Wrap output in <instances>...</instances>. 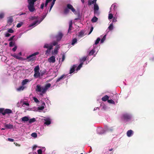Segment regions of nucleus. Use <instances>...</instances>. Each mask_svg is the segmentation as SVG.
Wrapping results in <instances>:
<instances>
[{
    "instance_id": "nucleus-1",
    "label": "nucleus",
    "mask_w": 154,
    "mask_h": 154,
    "mask_svg": "<svg viewBox=\"0 0 154 154\" xmlns=\"http://www.w3.org/2000/svg\"><path fill=\"white\" fill-rule=\"evenodd\" d=\"M51 86V85L50 83L46 84L45 87H42L40 85H37L36 86L35 91L37 92H41L40 95L43 96V94L45 93L48 89Z\"/></svg>"
},
{
    "instance_id": "nucleus-2",
    "label": "nucleus",
    "mask_w": 154,
    "mask_h": 154,
    "mask_svg": "<svg viewBox=\"0 0 154 154\" xmlns=\"http://www.w3.org/2000/svg\"><path fill=\"white\" fill-rule=\"evenodd\" d=\"M117 6L116 4H114L112 5L109 12L108 16V19H112L113 17V15L116 14Z\"/></svg>"
},
{
    "instance_id": "nucleus-3",
    "label": "nucleus",
    "mask_w": 154,
    "mask_h": 154,
    "mask_svg": "<svg viewBox=\"0 0 154 154\" xmlns=\"http://www.w3.org/2000/svg\"><path fill=\"white\" fill-rule=\"evenodd\" d=\"M39 54L38 52H36L32 54H31L26 57V59L24 60H26L28 62H34L36 60L35 56Z\"/></svg>"
},
{
    "instance_id": "nucleus-4",
    "label": "nucleus",
    "mask_w": 154,
    "mask_h": 154,
    "mask_svg": "<svg viewBox=\"0 0 154 154\" xmlns=\"http://www.w3.org/2000/svg\"><path fill=\"white\" fill-rule=\"evenodd\" d=\"M37 0H28V7L30 12H32L34 11L35 8L34 5L35 2Z\"/></svg>"
},
{
    "instance_id": "nucleus-5",
    "label": "nucleus",
    "mask_w": 154,
    "mask_h": 154,
    "mask_svg": "<svg viewBox=\"0 0 154 154\" xmlns=\"http://www.w3.org/2000/svg\"><path fill=\"white\" fill-rule=\"evenodd\" d=\"M40 68L38 65L36 66L34 69V77L35 78L40 77V72H39Z\"/></svg>"
},
{
    "instance_id": "nucleus-6",
    "label": "nucleus",
    "mask_w": 154,
    "mask_h": 154,
    "mask_svg": "<svg viewBox=\"0 0 154 154\" xmlns=\"http://www.w3.org/2000/svg\"><path fill=\"white\" fill-rule=\"evenodd\" d=\"M56 0H53L51 4V5L50 8V9L49 10V11L50 12L51 10L53 7V6L54 3L55 1ZM52 0H46L45 3V6L46 7L48 4L49 2H51Z\"/></svg>"
},
{
    "instance_id": "nucleus-7",
    "label": "nucleus",
    "mask_w": 154,
    "mask_h": 154,
    "mask_svg": "<svg viewBox=\"0 0 154 154\" xmlns=\"http://www.w3.org/2000/svg\"><path fill=\"white\" fill-rule=\"evenodd\" d=\"M67 8L69 10H70L75 14H77V12L73 6L70 4H68L67 5Z\"/></svg>"
},
{
    "instance_id": "nucleus-8",
    "label": "nucleus",
    "mask_w": 154,
    "mask_h": 154,
    "mask_svg": "<svg viewBox=\"0 0 154 154\" xmlns=\"http://www.w3.org/2000/svg\"><path fill=\"white\" fill-rule=\"evenodd\" d=\"M94 13L95 14L98 15L99 14L98 10L99 8L98 5L96 3H95L94 6Z\"/></svg>"
},
{
    "instance_id": "nucleus-9",
    "label": "nucleus",
    "mask_w": 154,
    "mask_h": 154,
    "mask_svg": "<svg viewBox=\"0 0 154 154\" xmlns=\"http://www.w3.org/2000/svg\"><path fill=\"white\" fill-rule=\"evenodd\" d=\"M38 20H36V21H34L33 23L29 25V26L30 27H35V26L39 24L42 20H40V21H38Z\"/></svg>"
},
{
    "instance_id": "nucleus-10",
    "label": "nucleus",
    "mask_w": 154,
    "mask_h": 154,
    "mask_svg": "<svg viewBox=\"0 0 154 154\" xmlns=\"http://www.w3.org/2000/svg\"><path fill=\"white\" fill-rule=\"evenodd\" d=\"M63 35L62 32H59L58 34L56 36V39L57 41H60L62 39Z\"/></svg>"
},
{
    "instance_id": "nucleus-11",
    "label": "nucleus",
    "mask_w": 154,
    "mask_h": 154,
    "mask_svg": "<svg viewBox=\"0 0 154 154\" xmlns=\"http://www.w3.org/2000/svg\"><path fill=\"white\" fill-rule=\"evenodd\" d=\"M48 61L49 63H53L55 62V57L54 56H52L48 59Z\"/></svg>"
},
{
    "instance_id": "nucleus-12",
    "label": "nucleus",
    "mask_w": 154,
    "mask_h": 154,
    "mask_svg": "<svg viewBox=\"0 0 154 154\" xmlns=\"http://www.w3.org/2000/svg\"><path fill=\"white\" fill-rule=\"evenodd\" d=\"M123 117L124 120H127L130 119L131 117L129 115L125 114L123 115Z\"/></svg>"
},
{
    "instance_id": "nucleus-13",
    "label": "nucleus",
    "mask_w": 154,
    "mask_h": 154,
    "mask_svg": "<svg viewBox=\"0 0 154 154\" xmlns=\"http://www.w3.org/2000/svg\"><path fill=\"white\" fill-rule=\"evenodd\" d=\"M12 113V111L11 110L9 109H6L5 110L4 113H3V115H5L6 114H10Z\"/></svg>"
},
{
    "instance_id": "nucleus-14",
    "label": "nucleus",
    "mask_w": 154,
    "mask_h": 154,
    "mask_svg": "<svg viewBox=\"0 0 154 154\" xmlns=\"http://www.w3.org/2000/svg\"><path fill=\"white\" fill-rule=\"evenodd\" d=\"M77 66L76 65H73L70 69L69 73L72 74L73 72L75 70V68H76Z\"/></svg>"
},
{
    "instance_id": "nucleus-15",
    "label": "nucleus",
    "mask_w": 154,
    "mask_h": 154,
    "mask_svg": "<svg viewBox=\"0 0 154 154\" xmlns=\"http://www.w3.org/2000/svg\"><path fill=\"white\" fill-rule=\"evenodd\" d=\"M117 20H113L112 23L110 24L109 26L108 27V29L110 30H111L113 29V22H116Z\"/></svg>"
},
{
    "instance_id": "nucleus-16",
    "label": "nucleus",
    "mask_w": 154,
    "mask_h": 154,
    "mask_svg": "<svg viewBox=\"0 0 154 154\" xmlns=\"http://www.w3.org/2000/svg\"><path fill=\"white\" fill-rule=\"evenodd\" d=\"M97 0H90L88 2V5H91L92 4H94L96 3V2Z\"/></svg>"
},
{
    "instance_id": "nucleus-17",
    "label": "nucleus",
    "mask_w": 154,
    "mask_h": 154,
    "mask_svg": "<svg viewBox=\"0 0 154 154\" xmlns=\"http://www.w3.org/2000/svg\"><path fill=\"white\" fill-rule=\"evenodd\" d=\"M72 21L71 20L69 22V28L68 30V32H70V31L72 29Z\"/></svg>"
},
{
    "instance_id": "nucleus-18",
    "label": "nucleus",
    "mask_w": 154,
    "mask_h": 154,
    "mask_svg": "<svg viewBox=\"0 0 154 154\" xmlns=\"http://www.w3.org/2000/svg\"><path fill=\"white\" fill-rule=\"evenodd\" d=\"M21 119V121H22L25 122L29 121V118H28V117H27L26 116H25L22 118Z\"/></svg>"
},
{
    "instance_id": "nucleus-19",
    "label": "nucleus",
    "mask_w": 154,
    "mask_h": 154,
    "mask_svg": "<svg viewBox=\"0 0 154 154\" xmlns=\"http://www.w3.org/2000/svg\"><path fill=\"white\" fill-rule=\"evenodd\" d=\"M60 48V46L59 45H57L54 50V52L55 54H57L58 53V50Z\"/></svg>"
},
{
    "instance_id": "nucleus-20",
    "label": "nucleus",
    "mask_w": 154,
    "mask_h": 154,
    "mask_svg": "<svg viewBox=\"0 0 154 154\" xmlns=\"http://www.w3.org/2000/svg\"><path fill=\"white\" fill-rule=\"evenodd\" d=\"M133 134V131L131 130L128 131L127 132V136L128 137H131Z\"/></svg>"
},
{
    "instance_id": "nucleus-21",
    "label": "nucleus",
    "mask_w": 154,
    "mask_h": 154,
    "mask_svg": "<svg viewBox=\"0 0 154 154\" xmlns=\"http://www.w3.org/2000/svg\"><path fill=\"white\" fill-rule=\"evenodd\" d=\"M109 98V97L107 95H106L102 98V100L103 101H106L108 100Z\"/></svg>"
},
{
    "instance_id": "nucleus-22",
    "label": "nucleus",
    "mask_w": 154,
    "mask_h": 154,
    "mask_svg": "<svg viewBox=\"0 0 154 154\" xmlns=\"http://www.w3.org/2000/svg\"><path fill=\"white\" fill-rule=\"evenodd\" d=\"M5 127L7 128L11 129L13 128V125L10 124H9L5 125Z\"/></svg>"
},
{
    "instance_id": "nucleus-23",
    "label": "nucleus",
    "mask_w": 154,
    "mask_h": 154,
    "mask_svg": "<svg viewBox=\"0 0 154 154\" xmlns=\"http://www.w3.org/2000/svg\"><path fill=\"white\" fill-rule=\"evenodd\" d=\"M65 77V75H62L60 77L58 78L56 81V83L58 82H59L63 78Z\"/></svg>"
},
{
    "instance_id": "nucleus-24",
    "label": "nucleus",
    "mask_w": 154,
    "mask_h": 154,
    "mask_svg": "<svg viewBox=\"0 0 154 154\" xmlns=\"http://www.w3.org/2000/svg\"><path fill=\"white\" fill-rule=\"evenodd\" d=\"M29 82V80L27 79H25L23 80L22 84V85H24L26 84Z\"/></svg>"
},
{
    "instance_id": "nucleus-25",
    "label": "nucleus",
    "mask_w": 154,
    "mask_h": 154,
    "mask_svg": "<svg viewBox=\"0 0 154 154\" xmlns=\"http://www.w3.org/2000/svg\"><path fill=\"white\" fill-rule=\"evenodd\" d=\"M87 59V57L84 56L81 58L80 59V61L81 63H83V62L85 61Z\"/></svg>"
},
{
    "instance_id": "nucleus-26",
    "label": "nucleus",
    "mask_w": 154,
    "mask_h": 154,
    "mask_svg": "<svg viewBox=\"0 0 154 154\" xmlns=\"http://www.w3.org/2000/svg\"><path fill=\"white\" fill-rule=\"evenodd\" d=\"M5 15V13L3 12H0V19L4 18Z\"/></svg>"
},
{
    "instance_id": "nucleus-27",
    "label": "nucleus",
    "mask_w": 154,
    "mask_h": 154,
    "mask_svg": "<svg viewBox=\"0 0 154 154\" xmlns=\"http://www.w3.org/2000/svg\"><path fill=\"white\" fill-rule=\"evenodd\" d=\"M29 123H32L35 122L36 121V119L35 118H33L31 119H29Z\"/></svg>"
},
{
    "instance_id": "nucleus-28",
    "label": "nucleus",
    "mask_w": 154,
    "mask_h": 154,
    "mask_svg": "<svg viewBox=\"0 0 154 154\" xmlns=\"http://www.w3.org/2000/svg\"><path fill=\"white\" fill-rule=\"evenodd\" d=\"M77 42V39L76 38H74L73 39L72 41V42L71 43V44L72 45H74Z\"/></svg>"
},
{
    "instance_id": "nucleus-29",
    "label": "nucleus",
    "mask_w": 154,
    "mask_h": 154,
    "mask_svg": "<svg viewBox=\"0 0 154 154\" xmlns=\"http://www.w3.org/2000/svg\"><path fill=\"white\" fill-rule=\"evenodd\" d=\"M69 12V9L67 8L64 9V13L65 14H68Z\"/></svg>"
},
{
    "instance_id": "nucleus-30",
    "label": "nucleus",
    "mask_w": 154,
    "mask_h": 154,
    "mask_svg": "<svg viewBox=\"0 0 154 154\" xmlns=\"http://www.w3.org/2000/svg\"><path fill=\"white\" fill-rule=\"evenodd\" d=\"M82 65H83V63H81L77 67V69H76V70H80L81 68V67H82Z\"/></svg>"
},
{
    "instance_id": "nucleus-31",
    "label": "nucleus",
    "mask_w": 154,
    "mask_h": 154,
    "mask_svg": "<svg viewBox=\"0 0 154 154\" xmlns=\"http://www.w3.org/2000/svg\"><path fill=\"white\" fill-rule=\"evenodd\" d=\"M13 22V20H8L7 21V25L8 26L11 25Z\"/></svg>"
},
{
    "instance_id": "nucleus-32",
    "label": "nucleus",
    "mask_w": 154,
    "mask_h": 154,
    "mask_svg": "<svg viewBox=\"0 0 154 154\" xmlns=\"http://www.w3.org/2000/svg\"><path fill=\"white\" fill-rule=\"evenodd\" d=\"M106 35H105L103 36V38L101 39V41H100L101 43H103L104 42V41L105 40L106 38Z\"/></svg>"
},
{
    "instance_id": "nucleus-33",
    "label": "nucleus",
    "mask_w": 154,
    "mask_h": 154,
    "mask_svg": "<svg viewBox=\"0 0 154 154\" xmlns=\"http://www.w3.org/2000/svg\"><path fill=\"white\" fill-rule=\"evenodd\" d=\"M84 32L82 31H81L79 33V36L82 37L84 35Z\"/></svg>"
},
{
    "instance_id": "nucleus-34",
    "label": "nucleus",
    "mask_w": 154,
    "mask_h": 154,
    "mask_svg": "<svg viewBox=\"0 0 154 154\" xmlns=\"http://www.w3.org/2000/svg\"><path fill=\"white\" fill-rule=\"evenodd\" d=\"M23 22H20L17 24V28H20L23 25Z\"/></svg>"
},
{
    "instance_id": "nucleus-35",
    "label": "nucleus",
    "mask_w": 154,
    "mask_h": 154,
    "mask_svg": "<svg viewBox=\"0 0 154 154\" xmlns=\"http://www.w3.org/2000/svg\"><path fill=\"white\" fill-rule=\"evenodd\" d=\"M108 103H111L112 104H115V102L112 100H107Z\"/></svg>"
},
{
    "instance_id": "nucleus-36",
    "label": "nucleus",
    "mask_w": 154,
    "mask_h": 154,
    "mask_svg": "<svg viewBox=\"0 0 154 154\" xmlns=\"http://www.w3.org/2000/svg\"><path fill=\"white\" fill-rule=\"evenodd\" d=\"M100 40V38H98L95 42V44L96 45H97L99 43Z\"/></svg>"
},
{
    "instance_id": "nucleus-37",
    "label": "nucleus",
    "mask_w": 154,
    "mask_h": 154,
    "mask_svg": "<svg viewBox=\"0 0 154 154\" xmlns=\"http://www.w3.org/2000/svg\"><path fill=\"white\" fill-rule=\"evenodd\" d=\"M8 33H14V30H13L12 29L10 28V29H8Z\"/></svg>"
},
{
    "instance_id": "nucleus-38",
    "label": "nucleus",
    "mask_w": 154,
    "mask_h": 154,
    "mask_svg": "<svg viewBox=\"0 0 154 154\" xmlns=\"http://www.w3.org/2000/svg\"><path fill=\"white\" fill-rule=\"evenodd\" d=\"M16 59H20L21 58V57L17 55L16 54H14L12 55Z\"/></svg>"
},
{
    "instance_id": "nucleus-39",
    "label": "nucleus",
    "mask_w": 154,
    "mask_h": 154,
    "mask_svg": "<svg viewBox=\"0 0 154 154\" xmlns=\"http://www.w3.org/2000/svg\"><path fill=\"white\" fill-rule=\"evenodd\" d=\"M51 121L50 120H46L44 124L46 125H49L51 124Z\"/></svg>"
},
{
    "instance_id": "nucleus-40",
    "label": "nucleus",
    "mask_w": 154,
    "mask_h": 154,
    "mask_svg": "<svg viewBox=\"0 0 154 154\" xmlns=\"http://www.w3.org/2000/svg\"><path fill=\"white\" fill-rule=\"evenodd\" d=\"M24 89V87L23 86H20L19 88L17 89V90L18 91H20L23 90Z\"/></svg>"
},
{
    "instance_id": "nucleus-41",
    "label": "nucleus",
    "mask_w": 154,
    "mask_h": 154,
    "mask_svg": "<svg viewBox=\"0 0 154 154\" xmlns=\"http://www.w3.org/2000/svg\"><path fill=\"white\" fill-rule=\"evenodd\" d=\"M95 52V51L94 49H92L91 51L89 53V54L90 55H93L94 54V53Z\"/></svg>"
},
{
    "instance_id": "nucleus-42",
    "label": "nucleus",
    "mask_w": 154,
    "mask_h": 154,
    "mask_svg": "<svg viewBox=\"0 0 154 154\" xmlns=\"http://www.w3.org/2000/svg\"><path fill=\"white\" fill-rule=\"evenodd\" d=\"M31 135L32 137H37V134L36 133H33Z\"/></svg>"
},
{
    "instance_id": "nucleus-43",
    "label": "nucleus",
    "mask_w": 154,
    "mask_h": 154,
    "mask_svg": "<svg viewBox=\"0 0 154 154\" xmlns=\"http://www.w3.org/2000/svg\"><path fill=\"white\" fill-rule=\"evenodd\" d=\"M51 50L49 49H48L45 51V54L47 55L48 54H49Z\"/></svg>"
},
{
    "instance_id": "nucleus-44",
    "label": "nucleus",
    "mask_w": 154,
    "mask_h": 154,
    "mask_svg": "<svg viewBox=\"0 0 154 154\" xmlns=\"http://www.w3.org/2000/svg\"><path fill=\"white\" fill-rule=\"evenodd\" d=\"M38 110H42L45 108V107L44 106H42L38 107Z\"/></svg>"
},
{
    "instance_id": "nucleus-45",
    "label": "nucleus",
    "mask_w": 154,
    "mask_h": 154,
    "mask_svg": "<svg viewBox=\"0 0 154 154\" xmlns=\"http://www.w3.org/2000/svg\"><path fill=\"white\" fill-rule=\"evenodd\" d=\"M33 99L34 101L36 103H38L39 102L38 100L36 97H34Z\"/></svg>"
},
{
    "instance_id": "nucleus-46",
    "label": "nucleus",
    "mask_w": 154,
    "mask_h": 154,
    "mask_svg": "<svg viewBox=\"0 0 154 154\" xmlns=\"http://www.w3.org/2000/svg\"><path fill=\"white\" fill-rule=\"evenodd\" d=\"M58 41H54L52 43V44L53 46H55L56 45H57L58 44L57 42Z\"/></svg>"
},
{
    "instance_id": "nucleus-47",
    "label": "nucleus",
    "mask_w": 154,
    "mask_h": 154,
    "mask_svg": "<svg viewBox=\"0 0 154 154\" xmlns=\"http://www.w3.org/2000/svg\"><path fill=\"white\" fill-rule=\"evenodd\" d=\"M4 108H0V113H2L3 115V113H4Z\"/></svg>"
},
{
    "instance_id": "nucleus-48",
    "label": "nucleus",
    "mask_w": 154,
    "mask_h": 154,
    "mask_svg": "<svg viewBox=\"0 0 154 154\" xmlns=\"http://www.w3.org/2000/svg\"><path fill=\"white\" fill-rule=\"evenodd\" d=\"M49 45L48 44H45L43 46V48H47L48 49L49 47Z\"/></svg>"
},
{
    "instance_id": "nucleus-49",
    "label": "nucleus",
    "mask_w": 154,
    "mask_h": 154,
    "mask_svg": "<svg viewBox=\"0 0 154 154\" xmlns=\"http://www.w3.org/2000/svg\"><path fill=\"white\" fill-rule=\"evenodd\" d=\"M14 45V43H13L12 42H11L9 43V46L10 47H12Z\"/></svg>"
},
{
    "instance_id": "nucleus-50",
    "label": "nucleus",
    "mask_w": 154,
    "mask_h": 154,
    "mask_svg": "<svg viewBox=\"0 0 154 154\" xmlns=\"http://www.w3.org/2000/svg\"><path fill=\"white\" fill-rule=\"evenodd\" d=\"M62 62H63L65 58V56L64 54H63L62 56Z\"/></svg>"
},
{
    "instance_id": "nucleus-51",
    "label": "nucleus",
    "mask_w": 154,
    "mask_h": 154,
    "mask_svg": "<svg viewBox=\"0 0 154 154\" xmlns=\"http://www.w3.org/2000/svg\"><path fill=\"white\" fill-rule=\"evenodd\" d=\"M38 154H42V151L41 149H39L37 151Z\"/></svg>"
},
{
    "instance_id": "nucleus-52",
    "label": "nucleus",
    "mask_w": 154,
    "mask_h": 154,
    "mask_svg": "<svg viewBox=\"0 0 154 154\" xmlns=\"http://www.w3.org/2000/svg\"><path fill=\"white\" fill-rule=\"evenodd\" d=\"M45 72L44 71H43L42 72H41V73H40V77H42V76L44 75L45 74Z\"/></svg>"
},
{
    "instance_id": "nucleus-53",
    "label": "nucleus",
    "mask_w": 154,
    "mask_h": 154,
    "mask_svg": "<svg viewBox=\"0 0 154 154\" xmlns=\"http://www.w3.org/2000/svg\"><path fill=\"white\" fill-rule=\"evenodd\" d=\"M93 29H94L93 27V26H92L91 27L90 31L89 32V33H88V35L90 34L91 33V32H92V31H93Z\"/></svg>"
},
{
    "instance_id": "nucleus-54",
    "label": "nucleus",
    "mask_w": 154,
    "mask_h": 154,
    "mask_svg": "<svg viewBox=\"0 0 154 154\" xmlns=\"http://www.w3.org/2000/svg\"><path fill=\"white\" fill-rule=\"evenodd\" d=\"M14 36H15L14 35V36H13L11 37H10V38L8 39V41H12L13 39V38H14Z\"/></svg>"
},
{
    "instance_id": "nucleus-55",
    "label": "nucleus",
    "mask_w": 154,
    "mask_h": 154,
    "mask_svg": "<svg viewBox=\"0 0 154 154\" xmlns=\"http://www.w3.org/2000/svg\"><path fill=\"white\" fill-rule=\"evenodd\" d=\"M53 45H51L50 46H49V47L48 48V49L51 50V49H53Z\"/></svg>"
},
{
    "instance_id": "nucleus-56",
    "label": "nucleus",
    "mask_w": 154,
    "mask_h": 154,
    "mask_svg": "<svg viewBox=\"0 0 154 154\" xmlns=\"http://www.w3.org/2000/svg\"><path fill=\"white\" fill-rule=\"evenodd\" d=\"M11 35V34L8 33L5 34V36L6 37H8L10 36Z\"/></svg>"
},
{
    "instance_id": "nucleus-57",
    "label": "nucleus",
    "mask_w": 154,
    "mask_h": 154,
    "mask_svg": "<svg viewBox=\"0 0 154 154\" xmlns=\"http://www.w3.org/2000/svg\"><path fill=\"white\" fill-rule=\"evenodd\" d=\"M44 5H45V4L44 3H42L41 4V9H42L43 8L44 6Z\"/></svg>"
},
{
    "instance_id": "nucleus-58",
    "label": "nucleus",
    "mask_w": 154,
    "mask_h": 154,
    "mask_svg": "<svg viewBox=\"0 0 154 154\" xmlns=\"http://www.w3.org/2000/svg\"><path fill=\"white\" fill-rule=\"evenodd\" d=\"M8 140L11 142H13L14 141V139L12 138H8Z\"/></svg>"
},
{
    "instance_id": "nucleus-59",
    "label": "nucleus",
    "mask_w": 154,
    "mask_h": 154,
    "mask_svg": "<svg viewBox=\"0 0 154 154\" xmlns=\"http://www.w3.org/2000/svg\"><path fill=\"white\" fill-rule=\"evenodd\" d=\"M23 104L25 105H26L27 106H29V104L28 103H26L25 102H23Z\"/></svg>"
},
{
    "instance_id": "nucleus-60",
    "label": "nucleus",
    "mask_w": 154,
    "mask_h": 154,
    "mask_svg": "<svg viewBox=\"0 0 154 154\" xmlns=\"http://www.w3.org/2000/svg\"><path fill=\"white\" fill-rule=\"evenodd\" d=\"M17 49V47L15 46L13 48L12 50L13 51H15Z\"/></svg>"
},
{
    "instance_id": "nucleus-61",
    "label": "nucleus",
    "mask_w": 154,
    "mask_h": 154,
    "mask_svg": "<svg viewBox=\"0 0 154 154\" xmlns=\"http://www.w3.org/2000/svg\"><path fill=\"white\" fill-rule=\"evenodd\" d=\"M46 14H44L43 16L42 17V18L41 19H44L45 18V17H46Z\"/></svg>"
},
{
    "instance_id": "nucleus-62",
    "label": "nucleus",
    "mask_w": 154,
    "mask_h": 154,
    "mask_svg": "<svg viewBox=\"0 0 154 154\" xmlns=\"http://www.w3.org/2000/svg\"><path fill=\"white\" fill-rule=\"evenodd\" d=\"M97 20H91L92 23H95L96 22Z\"/></svg>"
},
{
    "instance_id": "nucleus-63",
    "label": "nucleus",
    "mask_w": 154,
    "mask_h": 154,
    "mask_svg": "<svg viewBox=\"0 0 154 154\" xmlns=\"http://www.w3.org/2000/svg\"><path fill=\"white\" fill-rule=\"evenodd\" d=\"M92 19V20H93V19H98V18H97V17H94Z\"/></svg>"
},
{
    "instance_id": "nucleus-64",
    "label": "nucleus",
    "mask_w": 154,
    "mask_h": 154,
    "mask_svg": "<svg viewBox=\"0 0 154 154\" xmlns=\"http://www.w3.org/2000/svg\"><path fill=\"white\" fill-rule=\"evenodd\" d=\"M36 147H37L36 146H34L33 147V150H35Z\"/></svg>"
}]
</instances>
